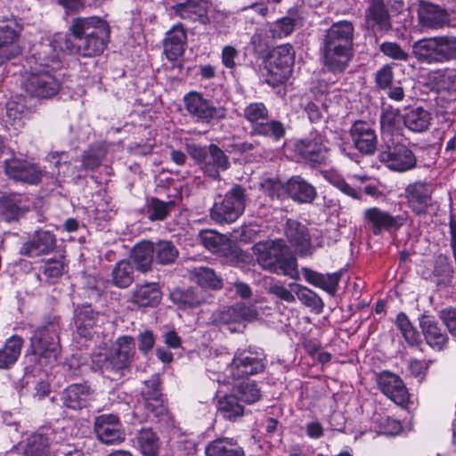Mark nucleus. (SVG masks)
I'll list each match as a JSON object with an SVG mask.
<instances>
[{"mask_svg": "<svg viewBox=\"0 0 456 456\" xmlns=\"http://www.w3.org/2000/svg\"><path fill=\"white\" fill-rule=\"evenodd\" d=\"M262 188L272 199L281 200L287 197V182L282 183L278 179L268 178L262 183Z\"/></svg>", "mask_w": 456, "mask_h": 456, "instance_id": "nucleus-55", "label": "nucleus"}, {"mask_svg": "<svg viewBox=\"0 0 456 456\" xmlns=\"http://www.w3.org/2000/svg\"><path fill=\"white\" fill-rule=\"evenodd\" d=\"M326 179L331 185L336 187L338 190H339L344 194H346L353 199H356V200L361 199L360 191L352 187L349 183H346V181L343 177H341L336 174H330L326 176Z\"/></svg>", "mask_w": 456, "mask_h": 456, "instance_id": "nucleus-58", "label": "nucleus"}, {"mask_svg": "<svg viewBox=\"0 0 456 456\" xmlns=\"http://www.w3.org/2000/svg\"><path fill=\"white\" fill-rule=\"evenodd\" d=\"M284 234L288 242L299 255H312L311 236L305 224L297 220L288 219L284 227Z\"/></svg>", "mask_w": 456, "mask_h": 456, "instance_id": "nucleus-22", "label": "nucleus"}, {"mask_svg": "<svg viewBox=\"0 0 456 456\" xmlns=\"http://www.w3.org/2000/svg\"><path fill=\"white\" fill-rule=\"evenodd\" d=\"M24 456H48V438L42 434H33L27 441Z\"/></svg>", "mask_w": 456, "mask_h": 456, "instance_id": "nucleus-52", "label": "nucleus"}, {"mask_svg": "<svg viewBox=\"0 0 456 456\" xmlns=\"http://www.w3.org/2000/svg\"><path fill=\"white\" fill-rule=\"evenodd\" d=\"M186 32L182 25L174 26L164 41V53L171 61L177 62L183 54L186 45Z\"/></svg>", "mask_w": 456, "mask_h": 456, "instance_id": "nucleus-32", "label": "nucleus"}, {"mask_svg": "<svg viewBox=\"0 0 456 456\" xmlns=\"http://www.w3.org/2000/svg\"><path fill=\"white\" fill-rule=\"evenodd\" d=\"M453 274V267L450 258L445 255L436 256L434 265L433 276L436 282L439 284H447L451 281Z\"/></svg>", "mask_w": 456, "mask_h": 456, "instance_id": "nucleus-50", "label": "nucleus"}, {"mask_svg": "<svg viewBox=\"0 0 456 456\" xmlns=\"http://www.w3.org/2000/svg\"><path fill=\"white\" fill-rule=\"evenodd\" d=\"M294 151L301 159L312 163H322L327 159V150L322 142V136L316 130L309 135L297 140L294 144Z\"/></svg>", "mask_w": 456, "mask_h": 456, "instance_id": "nucleus-16", "label": "nucleus"}, {"mask_svg": "<svg viewBox=\"0 0 456 456\" xmlns=\"http://www.w3.org/2000/svg\"><path fill=\"white\" fill-rule=\"evenodd\" d=\"M294 54L293 47L289 44L279 45L273 51L271 64L281 72L283 77H286L291 70Z\"/></svg>", "mask_w": 456, "mask_h": 456, "instance_id": "nucleus-45", "label": "nucleus"}, {"mask_svg": "<svg viewBox=\"0 0 456 456\" xmlns=\"http://www.w3.org/2000/svg\"><path fill=\"white\" fill-rule=\"evenodd\" d=\"M419 326L427 344L431 348L442 351L447 346L448 336L434 317L422 314L419 317Z\"/></svg>", "mask_w": 456, "mask_h": 456, "instance_id": "nucleus-27", "label": "nucleus"}, {"mask_svg": "<svg viewBox=\"0 0 456 456\" xmlns=\"http://www.w3.org/2000/svg\"><path fill=\"white\" fill-rule=\"evenodd\" d=\"M433 185L424 181L409 183L404 190L408 208L416 216H425L435 204Z\"/></svg>", "mask_w": 456, "mask_h": 456, "instance_id": "nucleus-11", "label": "nucleus"}, {"mask_svg": "<svg viewBox=\"0 0 456 456\" xmlns=\"http://www.w3.org/2000/svg\"><path fill=\"white\" fill-rule=\"evenodd\" d=\"M412 54L419 62L429 65L456 61V37L443 35L419 39L412 45Z\"/></svg>", "mask_w": 456, "mask_h": 456, "instance_id": "nucleus-4", "label": "nucleus"}, {"mask_svg": "<svg viewBox=\"0 0 456 456\" xmlns=\"http://www.w3.org/2000/svg\"><path fill=\"white\" fill-rule=\"evenodd\" d=\"M161 296L159 283L149 282L135 287L132 302L141 307H154L159 304Z\"/></svg>", "mask_w": 456, "mask_h": 456, "instance_id": "nucleus-35", "label": "nucleus"}, {"mask_svg": "<svg viewBox=\"0 0 456 456\" xmlns=\"http://www.w3.org/2000/svg\"><path fill=\"white\" fill-rule=\"evenodd\" d=\"M56 247V236L50 231L38 229L31 234L20 248V254L29 257L48 255Z\"/></svg>", "mask_w": 456, "mask_h": 456, "instance_id": "nucleus-20", "label": "nucleus"}, {"mask_svg": "<svg viewBox=\"0 0 456 456\" xmlns=\"http://www.w3.org/2000/svg\"><path fill=\"white\" fill-rule=\"evenodd\" d=\"M42 269L46 279L55 280L63 274L65 265L61 259H49L44 264Z\"/></svg>", "mask_w": 456, "mask_h": 456, "instance_id": "nucleus-61", "label": "nucleus"}, {"mask_svg": "<svg viewBox=\"0 0 456 456\" xmlns=\"http://www.w3.org/2000/svg\"><path fill=\"white\" fill-rule=\"evenodd\" d=\"M403 124L413 133H422L428 129L431 123V114L422 107L408 110L403 116Z\"/></svg>", "mask_w": 456, "mask_h": 456, "instance_id": "nucleus-40", "label": "nucleus"}, {"mask_svg": "<svg viewBox=\"0 0 456 456\" xmlns=\"http://www.w3.org/2000/svg\"><path fill=\"white\" fill-rule=\"evenodd\" d=\"M205 455L245 456V452L234 437L219 436L206 445Z\"/></svg>", "mask_w": 456, "mask_h": 456, "instance_id": "nucleus-33", "label": "nucleus"}, {"mask_svg": "<svg viewBox=\"0 0 456 456\" xmlns=\"http://www.w3.org/2000/svg\"><path fill=\"white\" fill-rule=\"evenodd\" d=\"M247 200V190L240 184H234L224 196L216 198L210 209V217L217 224H232L244 213Z\"/></svg>", "mask_w": 456, "mask_h": 456, "instance_id": "nucleus-8", "label": "nucleus"}, {"mask_svg": "<svg viewBox=\"0 0 456 456\" xmlns=\"http://www.w3.org/2000/svg\"><path fill=\"white\" fill-rule=\"evenodd\" d=\"M400 111L398 109H395L391 106L383 108L380 116V126L382 129V137L384 134H391V130L395 127L398 122Z\"/></svg>", "mask_w": 456, "mask_h": 456, "instance_id": "nucleus-57", "label": "nucleus"}, {"mask_svg": "<svg viewBox=\"0 0 456 456\" xmlns=\"http://www.w3.org/2000/svg\"><path fill=\"white\" fill-rule=\"evenodd\" d=\"M208 154L210 159L203 167L204 173L215 180H219L220 170L225 171L231 166L229 158L219 146L214 143L208 145Z\"/></svg>", "mask_w": 456, "mask_h": 456, "instance_id": "nucleus-36", "label": "nucleus"}, {"mask_svg": "<svg viewBox=\"0 0 456 456\" xmlns=\"http://www.w3.org/2000/svg\"><path fill=\"white\" fill-rule=\"evenodd\" d=\"M137 440L142 454L159 452V439L151 429H142L138 433Z\"/></svg>", "mask_w": 456, "mask_h": 456, "instance_id": "nucleus-54", "label": "nucleus"}, {"mask_svg": "<svg viewBox=\"0 0 456 456\" xmlns=\"http://www.w3.org/2000/svg\"><path fill=\"white\" fill-rule=\"evenodd\" d=\"M174 13L183 20L209 23L207 8L202 0H179L172 6Z\"/></svg>", "mask_w": 456, "mask_h": 456, "instance_id": "nucleus-31", "label": "nucleus"}, {"mask_svg": "<svg viewBox=\"0 0 456 456\" xmlns=\"http://www.w3.org/2000/svg\"><path fill=\"white\" fill-rule=\"evenodd\" d=\"M190 278L197 283L200 288H207L217 290L223 287V280L216 272L206 266L193 267L189 271Z\"/></svg>", "mask_w": 456, "mask_h": 456, "instance_id": "nucleus-42", "label": "nucleus"}, {"mask_svg": "<svg viewBox=\"0 0 456 456\" xmlns=\"http://www.w3.org/2000/svg\"><path fill=\"white\" fill-rule=\"evenodd\" d=\"M20 31L21 28L15 21L0 22V65L20 53Z\"/></svg>", "mask_w": 456, "mask_h": 456, "instance_id": "nucleus-17", "label": "nucleus"}, {"mask_svg": "<svg viewBox=\"0 0 456 456\" xmlns=\"http://www.w3.org/2000/svg\"><path fill=\"white\" fill-rule=\"evenodd\" d=\"M21 337L13 335L0 348V369H10L19 359L23 346Z\"/></svg>", "mask_w": 456, "mask_h": 456, "instance_id": "nucleus-43", "label": "nucleus"}, {"mask_svg": "<svg viewBox=\"0 0 456 456\" xmlns=\"http://www.w3.org/2000/svg\"><path fill=\"white\" fill-rule=\"evenodd\" d=\"M155 262L161 265L175 263L179 256V251L170 240H158L153 242Z\"/></svg>", "mask_w": 456, "mask_h": 456, "instance_id": "nucleus-48", "label": "nucleus"}, {"mask_svg": "<svg viewBox=\"0 0 456 456\" xmlns=\"http://www.w3.org/2000/svg\"><path fill=\"white\" fill-rule=\"evenodd\" d=\"M94 397V390L86 382L71 384L61 394L63 407L73 411L87 408Z\"/></svg>", "mask_w": 456, "mask_h": 456, "instance_id": "nucleus-19", "label": "nucleus"}, {"mask_svg": "<svg viewBox=\"0 0 456 456\" xmlns=\"http://www.w3.org/2000/svg\"><path fill=\"white\" fill-rule=\"evenodd\" d=\"M106 153L107 148L104 144L98 142L90 145L83 154V167L90 170L97 168L102 164Z\"/></svg>", "mask_w": 456, "mask_h": 456, "instance_id": "nucleus-49", "label": "nucleus"}, {"mask_svg": "<svg viewBox=\"0 0 456 456\" xmlns=\"http://www.w3.org/2000/svg\"><path fill=\"white\" fill-rule=\"evenodd\" d=\"M295 28V20L291 17H283L280 20H278L273 28H272V34L274 37H287L289 34L292 33V31Z\"/></svg>", "mask_w": 456, "mask_h": 456, "instance_id": "nucleus-60", "label": "nucleus"}, {"mask_svg": "<svg viewBox=\"0 0 456 456\" xmlns=\"http://www.w3.org/2000/svg\"><path fill=\"white\" fill-rule=\"evenodd\" d=\"M131 258L136 265L138 271L146 273L151 269L154 259L153 242L149 240H142L136 243L132 251Z\"/></svg>", "mask_w": 456, "mask_h": 456, "instance_id": "nucleus-39", "label": "nucleus"}, {"mask_svg": "<svg viewBox=\"0 0 456 456\" xmlns=\"http://www.w3.org/2000/svg\"><path fill=\"white\" fill-rule=\"evenodd\" d=\"M350 137L354 146L360 153L366 156L373 155L378 147V137L372 126L362 120L355 121L350 130Z\"/></svg>", "mask_w": 456, "mask_h": 456, "instance_id": "nucleus-18", "label": "nucleus"}, {"mask_svg": "<svg viewBox=\"0 0 456 456\" xmlns=\"http://www.w3.org/2000/svg\"><path fill=\"white\" fill-rule=\"evenodd\" d=\"M377 383L381 392L396 404L407 403L409 394L399 376L390 371H382L378 375Z\"/></svg>", "mask_w": 456, "mask_h": 456, "instance_id": "nucleus-23", "label": "nucleus"}, {"mask_svg": "<svg viewBox=\"0 0 456 456\" xmlns=\"http://www.w3.org/2000/svg\"><path fill=\"white\" fill-rule=\"evenodd\" d=\"M28 210L26 202L19 195H9L0 199V216L7 221H17Z\"/></svg>", "mask_w": 456, "mask_h": 456, "instance_id": "nucleus-38", "label": "nucleus"}, {"mask_svg": "<svg viewBox=\"0 0 456 456\" xmlns=\"http://www.w3.org/2000/svg\"><path fill=\"white\" fill-rule=\"evenodd\" d=\"M379 427L382 432L388 436L398 435L402 431V424L400 421L389 417H382L379 420Z\"/></svg>", "mask_w": 456, "mask_h": 456, "instance_id": "nucleus-63", "label": "nucleus"}, {"mask_svg": "<svg viewBox=\"0 0 456 456\" xmlns=\"http://www.w3.org/2000/svg\"><path fill=\"white\" fill-rule=\"evenodd\" d=\"M256 311L244 304L238 303L224 307L214 315V321L220 325H230L252 321L256 317Z\"/></svg>", "mask_w": 456, "mask_h": 456, "instance_id": "nucleus-29", "label": "nucleus"}, {"mask_svg": "<svg viewBox=\"0 0 456 456\" xmlns=\"http://www.w3.org/2000/svg\"><path fill=\"white\" fill-rule=\"evenodd\" d=\"M249 134L252 136H262L278 142L286 135V127L284 124L277 119H270L269 117L253 127Z\"/></svg>", "mask_w": 456, "mask_h": 456, "instance_id": "nucleus-41", "label": "nucleus"}, {"mask_svg": "<svg viewBox=\"0 0 456 456\" xmlns=\"http://www.w3.org/2000/svg\"><path fill=\"white\" fill-rule=\"evenodd\" d=\"M378 159L389 170L398 173L414 169L418 161L415 153L409 146L389 134H384Z\"/></svg>", "mask_w": 456, "mask_h": 456, "instance_id": "nucleus-6", "label": "nucleus"}, {"mask_svg": "<svg viewBox=\"0 0 456 456\" xmlns=\"http://www.w3.org/2000/svg\"><path fill=\"white\" fill-rule=\"evenodd\" d=\"M134 268L129 260L118 262L111 273L112 283L120 289L128 288L134 281Z\"/></svg>", "mask_w": 456, "mask_h": 456, "instance_id": "nucleus-47", "label": "nucleus"}, {"mask_svg": "<svg viewBox=\"0 0 456 456\" xmlns=\"http://www.w3.org/2000/svg\"><path fill=\"white\" fill-rule=\"evenodd\" d=\"M134 354V338L130 336L119 337L103 360L101 366L102 372L111 380L122 379L130 371Z\"/></svg>", "mask_w": 456, "mask_h": 456, "instance_id": "nucleus-7", "label": "nucleus"}, {"mask_svg": "<svg viewBox=\"0 0 456 456\" xmlns=\"http://www.w3.org/2000/svg\"><path fill=\"white\" fill-rule=\"evenodd\" d=\"M240 398L237 395H225L219 399L217 410L219 413L226 419L235 421L244 414V407L240 403Z\"/></svg>", "mask_w": 456, "mask_h": 456, "instance_id": "nucleus-46", "label": "nucleus"}, {"mask_svg": "<svg viewBox=\"0 0 456 456\" xmlns=\"http://www.w3.org/2000/svg\"><path fill=\"white\" fill-rule=\"evenodd\" d=\"M287 197L297 204H311L317 198L315 187L300 175L287 181Z\"/></svg>", "mask_w": 456, "mask_h": 456, "instance_id": "nucleus-28", "label": "nucleus"}, {"mask_svg": "<svg viewBox=\"0 0 456 456\" xmlns=\"http://www.w3.org/2000/svg\"><path fill=\"white\" fill-rule=\"evenodd\" d=\"M68 33L78 40L75 45L67 36L63 38L61 50L71 54L93 57L101 54L110 40V26L97 16L76 17L70 20Z\"/></svg>", "mask_w": 456, "mask_h": 456, "instance_id": "nucleus-1", "label": "nucleus"}, {"mask_svg": "<svg viewBox=\"0 0 456 456\" xmlns=\"http://www.w3.org/2000/svg\"><path fill=\"white\" fill-rule=\"evenodd\" d=\"M138 404L137 409L143 407L146 411V418L158 417L163 413L164 406L159 375L154 374L144 381Z\"/></svg>", "mask_w": 456, "mask_h": 456, "instance_id": "nucleus-15", "label": "nucleus"}, {"mask_svg": "<svg viewBox=\"0 0 456 456\" xmlns=\"http://www.w3.org/2000/svg\"><path fill=\"white\" fill-rule=\"evenodd\" d=\"M354 26L349 20L334 22L324 31L320 44L323 68L334 75L342 74L354 57Z\"/></svg>", "mask_w": 456, "mask_h": 456, "instance_id": "nucleus-2", "label": "nucleus"}, {"mask_svg": "<svg viewBox=\"0 0 456 456\" xmlns=\"http://www.w3.org/2000/svg\"><path fill=\"white\" fill-rule=\"evenodd\" d=\"M407 218V212L392 216L378 207L369 208L363 212V219L370 226L374 235L380 234L382 231L399 230L405 224Z\"/></svg>", "mask_w": 456, "mask_h": 456, "instance_id": "nucleus-13", "label": "nucleus"}, {"mask_svg": "<svg viewBox=\"0 0 456 456\" xmlns=\"http://www.w3.org/2000/svg\"><path fill=\"white\" fill-rule=\"evenodd\" d=\"M236 395L239 396L240 401L249 404L256 403L261 397L260 389L254 382L241 383L237 389Z\"/></svg>", "mask_w": 456, "mask_h": 456, "instance_id": "nucleus-56", "label": "nucleus"}, {"mask_svg": "<svg viewBox=\"0 0 456 456\" xmlns=\"http://www.w3.org/2000/svg\"><path fill=\"white\" fill-rule=\"evenodd\" d=\"M253 252L263 269L279 275L293 276L297 259L282 240L256 243Z\"/></svg>", "mask_w": 456, "mask_h": 456, "instance_id": "nucleus-3", "label": "nucleus"}, {"mask_svg": "<svg viewBox=\"0 0 456 456\" xmlns=\"http://www.w3.org/2000/svg\"><path fill=\"white\" fill-rule=\"evenodd\" d=\"M170 298L179 308L187 309L200 306L205 303L208 294L200 288L175 289L170 293Z\"/></svg>", "mask_w": 456, "mask_h": 456, "instance_id": "nucleus-34", "label": "nucleus"}, {"mask_svg": "<svg viewBox=\"0 0 456 456\" xmlns=\"http://www.w3.org/2000/svg\"><path fill=\"white\" fill-rule=\"evenodd\" d=\"M200 239L209 251L226 257H238L239 248L228 237L213 230L201 231Z\"/></svg>", "mask_w": 456, "mask_h": 456, "instance_id": "nucleus-24", "label": "nucleus"}, {"mask_svg": "<svg viewBox=\"0 0 456 456\" xmlns=\"http://www.w3.org/2000/svg\"><path fill=\"white\" fill-rule=\"evenodd\" d=\"M56 44H58V42L54 40L42 45V50L38 54L39 58L45 61L44 65L48 66L49 62H56L59 61L60 52L56 48Z\"/></svg>", "mask_w": 456, "mask_h": 456, "instance_id": "nucleus-62", "label": "nucleus"}, {"mask_svg": "<svg viewBox=\"0 0 456 456\" xmlns=\"http://www.w3.org/2000/svg\"><path fill=\"white\" fill-rule=\"evenodd\" d=\"M102 322L103 315L89 305L77 306L75 310V326L80 337L92 338L94 329Z\"/></svg>", "mask_w": 456, "mask_h": 456, "instance_id": "nucleus-25", "label": "nucleus"}, {"mask_svg": "<svg viewBox=\"0 0 456 456\" xmlns=\"http://www.w3.org/2000/svg\"><path fill=\"white\" fill-rule=\"evenodd\" d=\"M242 116L250 124L252 129L269 117V110L265 103L256 102L244 108Z\"/></svg>", "mask_w": 456, "mask_h": 456, "instance_id": "nucleus-51", "label": "nucleus"}, {"mask_svg": "<svg viewBox=\"0 0 456 456\" xmlns=\"http://www.w3.org/2000/svg\"><path fill=\"white\" fill-rule=\"evenodd\" d=\"M418 21L422 30L438 29L449 22V16L439 5L427 3L418 10Z\"/></svg>", "mask_w": 456, "mask_h": 456, "instance_id": "nucleus-26", "label": "nucleus"}, {"mask_svg": "<svg viewBox=\"0 0 456 456\" xmlns=\"http://www.w3.org/2000/svg\"><path fill=\"white\" fill-rule=\"evenodd\" d=\"M289 288H292L298 300L304 305L313 308H321L322 306L323 303L321 297L311 289L297 283H290Z\"/></svg>", "mask_w": 456, "mask_h": 456, "instance_id": "nucleus-53", "label": "nucleus"}, {"mask_svg": "<svg viewBox=\"0 0 456 456\" xmlns=\"http://www.w3.org/2000/svg\"><path fill=\"white\" fill-rule=\"evenodd\" d=\"M60 330V318L56 316L50 317L35 330L30 338V347L40 363L47 364L57 360L61 353Z\"/></svg>", "mask_w": 456, "mask_h": 456, "instance_id": "nucleus-5", "label": "nucleus"}, {"mask_svg": "<svg viewBox=\"0 0 456 456\" xmlns=\"http://www.w3.org/2000/svg\"><path fill=\"white\" fill-rule=\"evenodd\" d=\"M176 202L173 200L164 201L157 197L148 199L146 203L147 217L151 222L164 221L175 209Z\"/></svg>", "mask_w": 456, "mask_h": 456, "instance_id": "nucleus-44", "label": "nucleus"}, {"mask_svg": "<svg viewBox=\"0 0 456 456\" xmlns=\"http://www.w3.org/2000/svg\"><path fill=\"white\" fill-rule=\"evenodd\" d=\"M94 431L98 439L106 444H113L125 439L122 425L114 414H102L96 417Z\"/></svg>", "mask_w": 456, "mask_h": 456, "instance_id": "nucleus-21", "label": "nucleus"}, {"mask_svg": "<svg viewBox=\"0 0 456 456\" xmlns=\"http://www.w3.org/2000/svg\"><path fill=\"white\" fill-rule=\"evenodd\" d=\"M265 369L264 354L244 350L236 353L227 371L233 379H240L250 375L257 374Z\"/></svg>", "mask_w": 456, "mask_h": 456, "instance_id": "nucleus-12", "label": "nucleus"}, {"mask_svg": "<svg viewBox=\"0 0 456 456\" xmlns=\"http://www.w3.org/2000/svg\"><path fill=\"white\" fill-rule=\"evenodd\" d=\"M379 49L384 55L395 61H407L410 58L409 53L395 42H384Z\"/></svg>", "mask_w": 456, "mask_h": 456, "instance_id": "nucleus-59", "label": "nucleus"}, {"mask_svg": "<svg viewBox=\"0 0 456 456\" xmlns=\"http://www.w3.org/2000/svg\"><path fill=\"white\" fill-rule=\"evenodd\" d=\"M185 110L197 122L213 126L226 117L224 108L216 106L201 93L191 91L183 98Z\"/></svg>", "mask_w": 456, "mask_h": 456, "instance_id": "nucleus-9", "label": "nucleus"}, {"mask_svg": "<svg viewBox=\"0 0 456 456\" xmlns=\"http://www.w3.org/2000/svg\"><path fill=\"white\" fill-rule=\"evenodd\" d=\"M365 21L372 29L386 32L391 29V18L384 0H369L365 10Z\"/></svg>", "mask_w": 456, "mask_h": 456, "instance_id": "nucleus-30", "label": "nucleus"}, {"mask_svg": "<svg viewBox=\"0 0 456 456\" xmlns=\"http://www.w3.org/2000/svg\"><path fill=\"white\" fill-rule=\"evenodd\" d=\"M302 273L306 281L332 296L337 292L342 274L341 272L322 274L309 268H303Z\"/></svg>", "mask_w": 456, "mask_h": 456, "instance_id": "nucleus-37", "label": "nucleus"}, {"mask_svg": "<svg viewBox=\"0 0 456 456\" xmlns=\"http://www.w3.org/2000/svg\"><path fill=\"white\" fill-rule=\"evenodd\" d=\"M28 94L37 98H51L61 88L60 79L47 69H34L23 83Z\"/></svg>", "mask_w": 456, "mask_h": 456, "instance_id": "nucleus-10", "label": "nucleus"}, {"mask_svg": "<svg viewBox=\"0 0 456 456\" xmlns=\"http://www.w3.org/2000/svg\"><path fill=\"white\" fill-rule=\"evenodd\" d=\"M440 318L446 325L450 333L456 338V309H444L440 312Z\"/></svg>", "mask_w": 456, "mask_h": 456, "instance_id": "nucleus-64", "label": "nucleus"}, {"mask_svg": "<svg viewBox=\"0 0 456 456\" xmlns=\"http://www.w3.org/2000/svg\"><path fill=\"white\" fill-rule=\"evenodd\" d=\"M4 173L10 179L28 184L39 183L44 175L37 164L16 158L5 160Z\"/></svg>", "mask_w": 456, "mask_h": 456, "instance_id": "nucleus-14", "label": "nucleus"}]
</instances>
